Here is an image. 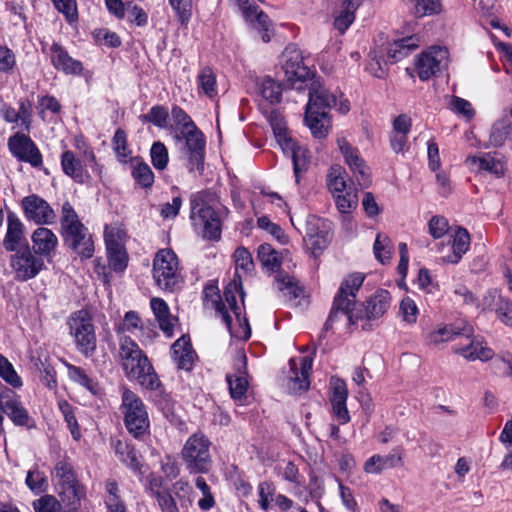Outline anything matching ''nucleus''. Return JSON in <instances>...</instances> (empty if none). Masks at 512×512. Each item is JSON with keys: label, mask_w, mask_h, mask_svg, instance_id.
<instances>
[{"label": "nucleus", "mask_w": 512, "mask_h": 512, "mask_svg": "<svg viewBox=\"0 0 512 512\" xmlns=\"http://www.w3.org/2000/svg\"><path fill=\"white\" fill-rule=\"evenodd\" d=\"M239 294L243 302L244 292L240 281L232 280L224 290V300L215 285H207L203 291V301L207 308L214 309L221 317L232 337L248 340L251 328L245 316H242V307L236 301Z\"/></svg>", "instance_id": "nucleus-1"}, {"label": "nucleus", "mask_w": 512, "mask_h": 512, "mask_svg": "<svg viewBox=\"0 0 512 512\" xmlns=\"http://www.w3.org/2000/svg\"><path fill=\"white\" fill-rule=\"evenodd\" d=\"M119 359L125 374L137 380L140 385L154 390L159 387V379L148 358L138 344L126 335L119 336Z\"/></svg>", "instance_id": "nucleus-2"}, {"label": "nucleus", "mask_w": 512, "mask_h": 512, "mask_svg": "<svg viewBox=\"0 0 512 512\" xmlns=\"http://www.w3.org/2000/svg\"><path fill=\"white\" fill-rule=\"evenodd\" d=\"M337 106V97L327 89L319 87L309 92L305 122L317 138L326 137L331 126L329 111Z\"/></svg>", "instance_id": "nucleus-3"}, {"label": "nucleus", "mask_w": 512, "mask_h": 512, "mask_svg": "<svg viewBox=\"0 0 512 512\" xmlns=\"http://www.w3.org/2000/svg\"><path fill=\"white\" fill-rule=\"evenodd\" d=\"M210 441L201 434L194 433L186 440L181 457L187 471L191 474L207 473L212 466Z\"/></svg>", "instance_id": "nucleus-4"}, {"label": "nucleus", "mask_w": 512, "mask_h": 512, "mask_svg": "<svg viewBox=\"0 0 512 512\" xmlns=\"http://www.w3.org/2000/svg\"><path fill=\"white\" fill-rule=\"evenodd\" d=\"M327 186L332 193L338 211L349 214L358 205V191L347 184L346 171L339 165L332 166L327 176Z\"/></svg>", "instance_id": "nucleus-5"}, {"label": "nucleus", "mask_w": 512, "mask_h": 512, "mask_svg": "<svg viewBox=\"0 0 512 512\" xmlns=\"http://www.w3.org/2000/svg\"><path fill=\"white\" fill-rule=\"evenodd\" d=\"M152 272L157 286L162 290L174 291L182 282L179 261L171 249H162L156 253Z\"/></svg>", "instance_id": "nucleus-6"}, {"label": "nucleus", "mask_w": 512, "mask_h": 512, "mask_svg": "<svg viewBox=\"0 0 512 512\" xmlns=\"http://www.w3.org/2000/svg\"><path fill=\"white\" fill-rule=\"evenodd\" d=\"M364 279V274L360 272L352 273L347 276L334 299L328 322L334 321V319L339 316L345 317L350 324L357 322L358 318L354 315L351 307L355 303V293L362 286Z\"/></svg>", "instance_id": "nucleus-7"}, {"label": "nucleus", "mask_w": 512, "mask_h": 512, "mask_svg": "<svg viewBox=\"0 0 512 512\" xmlns=\"http://www.w3.org/2000/svg\"><path fill=\"white\" fill-rule=\"evenodd\" d=\"M122 409L128 431L136 438L144 435L149 428V419L142 400L134 392L124 389Z\"/></svg>", "instance_id": "nucleus-8"}, {"label": "nucleus", "mask_w": 512, "mask_h": 512, "mask_svg": "<svg viewBox=\"0 0 512 512\" xmlns=\"http://www.w3.org/2000/svg\"><path fill=\"white\" fill-rule=\"evenodd\" d=\"M70 335L74 338L77 349L85 356L96 348V336L90 314L85 310L74 312L68 319Z\"/></svg>", "instance_id": "nucleus-9"}, {"label": "nucleus", "mask_w": 512, "mask_h": 512, "mask_svg": "<svg viewBox=\"0 0 512 512\" xmlns=\"http://www.w3.org/2000/svg\"><path fill=\"white\" fill-rule=\"evenodd\" d=\"M280 63L288 85L303 89L302 84L309 78L310 71L303 64L301 51L295 45H288L281 54Z\"/></svg>", "instance_id": "nucleus-10"}, {"label": "nucleus", "mask_w": 512, "mask_h": 512, "mask_svg": "<svg viewBox=\"0 0 512 512\" xmlns=\"http://www.w3.org/2000/svg\"><path fill=\"white\" fill-rule=\"evenodd\" d=\"M229 1L239 8L246 22L258 31L264 42L270 41L273 33L272 22L269 17L255 4V0Z\"/></svg>", "instance_id": "nucleus-11"}, {"label": "nucleus", "mask_w": 512, "mask_h": 512, "mask_svg": "<svg viewBox=\"0 0 512 512\" xmlns=\"http://www.w3.org/2000/svg\"><path fill=\"white\" fill-rule=\"evenodd\" d=\"M448 50L439 45L430 46L418 56V77L428 80L448 64Z\"/></svg>", "instance_id": "nucleus-12"}, {"label": "nucleus", "mask_w": 512, "mask_h": 512, "mask_svg": "<svg viewBox=\"0 0 512 512\" xmlns=\"http://www.w3.org/2000/svg\"><path fill=\"white\" fill-rule=\"evenodd\" d=\"M337 145L358 186L360 188L369 187L371 184L370 170L360 157L358 150L352 147L345 138H338Z\"/></svg>", "instance_id": "nucleus-13"}, {"label": "nucleus", "mask_w": 512, "mask_h": 512, "mask_svg": "<svg viewBox=\"0 0 512 512\" xmlns=\"http://www.w3.org/2000/svg\"><path fill=\"white\" fill-rule=\"evenodd\" d=\"M10 266L16 279L26 281L34 278L43 269L44 262L36 257L29 247H25L11 256Z\"/></svg>", "instance_id": "nucleus-14"}, {"label": "nucleus", "mask_w": 512, "mask_h": 512, "mask_svg": "<svg viewBox=\"0 0 512 512\" xmlns=\"http://www.w3.org/2000/svg\"><path fill=\"white\" fill-rule=\"evenodd\" d=\"M53 476L63 501H67L68 504H74L80 499L81 492L69 463L62 460L58 461L55 465Z\"/></svg>", "instance_id": "nucleus-15"}, {"label": "nucleus", "mask_w": 512, "mask_h": 512, "mask_svg": "<svg viewBox=\"0 0 512 512\" xmlns=\"http://www.w3.org/2000/svg\"><path fill=\"white\" fill-rule=\"evenodd\" d=\"M64 241L82 259L94 254V241L86 226H64Z\"/></svg>", "instance_id": "nucleus-16"}, {"label": "nucleus", "mask_w": 512, "mask_h": 512, "mask_svg": "<svg viewBox=\"0 0 512 512\" xmlns=\"http://www.w3.org/2000/svg\"><path fill=\"white\" fill-rule=\"evenodd\" d=\"M226 209L219 204H209L201 193L191 198V214L194 221L202 224H219L225 220Z\"/></svg>", "instance_id": "nucleus-17"}, {"label": "nucleus", "mask_w": 512, "mask_h": 512, "mask_svg": "<svg viewBox=\"0 0 512 512\" xmlns=\"http://www.w3.org/2000/svg\"><path fill=\"white\" fill-rule=\"evenodd\" d=\"M9 149L19 160L30 163L33 167L42 164V156L33 141L24 134H16L9 139Z\"/></svg>", "instance_id": "nucleus-18"}, {"label": "nucleus", "mask_w": 512, "mask_h": 512, "mask_svg": "<svg viewBox=\"0 0 512 512\" xmlns=\"http://www.w3.org/2000/svg\"><path fill=\"white\" fill-rule=\"evenodd\" d=\"M22 207L27 219L36 224H52L55 218L50 205L37 195L25 197L22 200Z\"/></svg>", "instance_id": "nucleus-19"}, {"label": "nucleus", "mask_w": 512, "mask_h": 512, "mask_svg": "<svg viewBox=\"0 0 512 512\" xmlns=\"http://www.w3.org/2000/svg\"><path fill=\"white\" fill-rule=\"evenodd\" d=\"M311 356L292 358L289 362L291 375L289 376L290 389L294 392L306 391L310 386L309 375L312 370Z\"/></svg>", "instance_id": "nucleus-20"}, {"label": "nucleus", "mask_w": 512, "mask_h": 512, "mask_svg": "<svg viewBox=\"0 0 512 512\" xmlns=\"http://www.w3.org/2000/svg\"><path fill=\"white\" fill-rule=\"evenodd\" d=\"M234 370L233 375L227 376V382L229 384L230 394L234 399H241L248 387L247 380V357L243 351H237L234 359Z\"/></svg>", "instance_id": "nucleus-21"}, {"label": "nucleus", "mask_w": 512, "mask_h": 512, "mask_svg": "<svg viewBox=\"0 0 512 512\" xmlns=\"http://www.w3.org/2000/svg\"><path fill=\"white\" fill-rule=\"evenodd\" d=\"M0 407L9 419L17 426H29L31 420L28 411L19 397L12 391L0 394Z\"/></svg>", "instance_id": "nucleus-22"}, {"label": "nucleus", "mask_w": 512, "mask_h": 512, "mask_svg": "<svg viewBox=\"0 0 512 512\" xmlns=\"http://www.w3.org/2000/svg\"><path fill=\"white\" fill-rule=\"evenodd\" d=\"M466 165L473 172L487 171L497 177L504 175L506 170L505 162L491 153L468 156Z\"/></svg>", "instance_id": "nucleus-23"}, {"label": "nucleus", "mask_w": 512, "mask_h": 512, "mask_svg": "<svg viewBox=\"0 0 512 512\" xmlns=\"http://www.w3.org/2000/svg\"><path fill=\"white\" fill-rule=\"evenodd\" d=\"M279 147L285 155L291 158L294 172L297 175L305 168L307 163V150L298 145L290 132L276 139Z\"/></svg>", "instance_id": "nucleus-24"}, {"label": "nucleus", "mask_w": 512, "mask_h": 512, "mask_svg": "<svg viewBox=\"0 0 512 512\" xmlns=\"http://www.w3.org/2000/svg\"><path fill=\"white\" fill-rule=\"evenodd\" d=\"M52 65L67 75H79L83 71L80 61L73 59L68 52L58 43H53L50 48Z\"/></svg>", "instance_id": "nucleus-25"}, {"label": "nucleus", "mask_w": 512, "mask_h": 512, "mask_svg": "<svg viewBox=\"0 0 512 512\" xmlns=\"http://www.w3.org/2000/svg\"><path fill=\"white\" fill-rule=\"evenodd\" d=\"M305 248L314 256L320 254L330 241L326 226H306L303 237Z\"/></svg>", "instance_id": "nucleus-26"}, {"label": "nucleus", "mask_w": 512, "mask_h": 512, "mask_svg": "<svg viewBox=\"0 0 512 512\" xmlns=\"http://www.w3.org/2000/svg\"><path fill=\"white\" fill-rule=\"evenodd\" d=\"M415 51L416 38L414 36H407L395 40L393 43L389 44L386 49L387 61H389V63H397L411 55L413 56V59H415Z\"/></svg>", "instance_id": "nucleus-27"}, {"label": "nucleus", "mask_w": 512, "mask_h": 512, "mask_svg": "<svg viewBox=\"0 0 512 512\" xmlns=\"http://www.w3.org/2000/svg\"><path fill=\"white\" fill-rule=\"evenodd\" d=\"M512 140V109L505 111L493 124L490 132V144L499 147Z\"/></svg>", "instance_id": "nucleus-28"}, {"label": "nucleus", "mask_w": 512, "mask_h": 512, "mask_svg": "<svg viewBox=\"0 0 512 512\" xmlns=\"http://www.w3.org/2000/svg\"><path fill=\"white\" fill-rule=\"evenodd\" d=\"M485 309L494 310L501 322L512 326V303L496 292H489L484 297L483 310Z\"/></svg>", "instance_id": "nucleus-29"}, {"label": "nucleus", "mask_w": 512, "mask_h": 512, "mask_svg": "<svg viewBox=\"0 0 512 512\" xmlns=\"http://www.w3.org/2000/svg\"><path fill=\"white\" fill-rule=\"evenodd\" d=\"M402 457L399 453L393 452L388 455L375 454L368 458L363 465V470L367 474H380L383 471L400 466Z\"/></svg>", "instance_id": "nucleus-30"}, {"label": "nucleus", "mask_w": 512, "mask_h": 512, "mask_svg": "<svg viewBox=\"0 0 512 512\" xmlns=\"http://www.w3.org/2000/svg\"><path fill=\"white\" fill-rule=\"evenodd\" d=\"M174 362L180 369L190 370L192 368L195 352L193 351L190 338L181 336L171 347Z\"/></svg>", "instance_id": "nucleus-31"}, {"label": "nucleus", "mask_w": 512, "mask_h": 512, "mask_svg": "<svg viewBox=\"0 0 512 512\" xmlns=\"http://www.w3.org/2000/svg\"><path fill=\"white\" fill-rule=\"evenodd\" d=\"M450 237L453 238L452 249L453 252L447 255L444 260L451 264H456L460 261L462 256L467 252L470 246V235L466 229L461 226H454Z\"/></svg>", "instance_id": "nucleus-32"}, {"label": "nucleus", "mask_w": 512, "mask_h": 512, "mask_svg": "<svg viewBox=\"0 0 512 512\" xmlns=\"http://www.w3.org/2000/svg\"><path fill=\"white\" fill-rule=\"evenodd\" d=\"M182 136L185 138L186 148L190 152V161L195 162L197 168L203 164L205 140L203 134L195 126L185 131Z\"/></svg>", "instance_id": "nucleus-33"}, {"label": "nucleus", "mask_w": 512, "mask_h": 512, "mask_svg": "<svg viewBox=\"0 0 512 512\" xmlns=\"http://www.w3.org/2000/svg\"><path fill=\"white\" fill-rule=\"evenodd\" d=\"M150 306L159 323L160 329L167 337H172L177 319L170 314L166 302L160 298H152Z\"/></svg>", "instance_id": "nucleus-34"}, {"label": "nucleus", "mask_w": 512, "mask_h": 512, "mask_svg": "<svg viewBox=\"0 0 512 512\" xmlns=\"http://www.w3.org/2000/svg\"><path fill=\"white\" fill-rule=\"evenodd\" d=\"M149 491L158 501L162 512H178V507L173 497L162 487V481L159 478L151 476L149 478Z\"/></svg>", "instance_id": "nucleus-35"}, {"label": "nucleus", "mask_w": 512, "mask_h": 512, "mask_svg": "<svg viewBox=\"0 0 512 512\" xmlns=\"http://www.w3.org/2000/svg\"><path fill=\"white\" fill-rule=\"evenodd\" d=\"M33 248L40 255H49L57 245V237L45 228L39 227L32 235Z\"/></svg>", "instance_id": "nucleus-36"}, {"label": "nucleus", "mask_w": 512, "mask_h": 512, "mask_svg": "<svg viewBox=\"0 0 512 512\" xmlns=\"http://www.w3.org/2000/svg\"><path fill=\"white\" fill-rule=\"evenodd\" d=\"M456 353L460 354L467 360L487 361L493 358L494 352L484 342L472 340L467 346L457 348Z\"/></svg>", "instance_id": "nucleus-37"}, {"label": "nucleus", "mask_w": 512, "mask_h": 512, "mask_svg": "<svg viewBox=\"0 0 512 512\" xmlns=\"http://www.w3.org/2000/svg\"><path fill=\"white\" fill-rule=\"evenodd\" d=\"M450 301L459 306L468 309L479 308V300L477 296L465 285L455 284L449 293Z\"/></svg>", "instance_id": "nucleus-38"}, {"label": "nucleus", "mask_w": 512, "mask_h": 512, "mask_svg": "<svg viewBox=\"0 0 512 512\" xmlns=\"http://www.w3.org/2000/svg\"><path fill=\"white\" fill-rule=\"evenodd\" d=\"M235 263V275L233 280L242 283V277L250 275L254 270V262L251 253L244 247H238L233 255Z\"/></svg>", "instance_id": "nucleus-39"}, {"label": "nucleus", "mask_w": 512, "mask_h": 512, "mask_svg": "<svg viewBox=\"0 0 512 512\" xmlns=\"http://www.w3.org/2000/svg\"><path fill=\"white\" fill-rule=\"evenodd\" d=\"M391 296L386 290H380L370 298L366 306V315L368 318L381 317L390 307Z\"/></svg>", "instance_id": "nucleus-40"}, {"label": "nucleus", "mask_w": 512, "mask_h": 512, "mask_svg": "<svg viewBox=\"0 0 512 512\" xmlns=\"http://www.w3.org/2000/svg\"><path fill=\"white\" fill-rule=\"evenodd\" d=\"M360 0H345L342 3L341 10L335 17L334 26L335 28L344 33L354 21V13L359 7Z\"/></svg>", "instance_id": "nucleus-41"}, {"label": "nucleus", "mask_w": 512, "mask_h": 512, "mask_svg": "<svg viewBox=\"0 0 512 512\" xmlns=\"http://www.w3.org/2000/svg\"><path fill=\"white\" fill-rule=\"evenodd\" d=\"M3 246L7 251H13L15 253L25 249V247H29L22 226H7Z\"/></svg>", "instance_id": "nucleus-42"}, {"label": "nucleus", "mask_w": 512, "mask_h": 512, "mask_svg": "<svg viewBox=\"0 0 512 512\" xmlns=\"http://www.w3.org/2000/svg\"><path fill=\"white\" fill-rule=\"evenodd\" d=\"M61 166L67 176L80 183L84 181L85 174L81 161L75 157L72 151H65L62 154Z\"/></svg>", "instance_id": "nucleus-43"}, {"label": "nucleus", "mask_w": 512, "mask_h": 512, "mask_svg": "<svg viewBox=\"0 0 512 512\" xmlns=\"http://www.w3.org/2000/svg\"><path fill=\"white\" fill-rule=\"evenodd\" d=\"M473 333V328L470 324L464 323L462 326L455 325H446L442 328H439L436 332H434L431 337L434 342L439 341H450L453 340L455 336L466 335L470 336Z\"/></svg>", "instance_id": "nucleus-44"}, {"label": "nucleus", "mask_w": 512, "mask_h": 512, "mask_svg": "<svg viewBox=\"0 0 512 512\" xmlns=\"http://www.w3.org/2000/svg\"><path fill=\"white\" fill-rule=\"evenodd\" d=\"M418 286L427 295V302L438 300V297L440 295V286L438 282L435 281L434 277L431 275L429 270L420 269L418 271Z\"/></svg>", "instance_id": "nucleus-45"}, {"label": "nucleus", "mask_w": 512, "mask_h": 512, "mask_svg": "<svg viewBox=\"0 0 512 512\" xmlns=\"http://www.w3.org/2000/svg\"><path fill=\"white\" fill-rule=\"evenodd\" d=\"M67 370L68 376L73 382L83 386L94 395L98 393L99 387L97 382L90 378L82 368L67 364Z\"/></svg>", "instance_id": "nucleus-46"}, {"label": "nucleus", "mask_w": 512, "mask_h": 512, "mask_svg": "<svg viewBox=\"0 0 512 512\" xmlns=\"http://www.w3.org/2000/svg\"><path fill=\"white\" fill-rule=\"evenodd\" d=\"M144 321L140 318L137 312L128 311L123 320L116 326V332L120 335L123 333H130L135 336L138 335L140 329H143Z\"/></svg>", "instance_id": "nucleus-47"}, {"label": "nucleus", "mask_w": 512, "mask_h": 512, "mask_svg": "<svg viewBox=\"0 0 512 512\" xmlns=\"http://www.w3.org/2000/svg\"><path fill=\"white\" fill-rule=\"evenodd\" d=\"M104 239L107 251L123 249L126 233L120 226H105Z\"/></svg>", "instance_id": "nucleus-48"}, {"label": "nucleus", "mask_w": 512, "mask_h": 512, "mask_svg": "<svg viewBox=\"0 0 512 512\" xmlns=\"http://www.w3.org/2000/svg\"><path fill=\"white\" fill-rule=\"evenodd\" d=\"M448 105L453 113L466 121L472 120L475 116V109L473 105L466 99L458 96H451L449 98Z\"/></svg>", "instance_id": "nucleus-49"}, {"label": "nucleus", "mask_w": 512, "mask_h": 512, "mask_svg": "<svg viewBox=\"0 0 512 512\" xmlns=\"http://www.w3.org/2000/svg\"><path fill=\"white\" fill-rule=\"evenodd\" d=\"M114 448L116 454L119 455L120 460L122 462L126 463L129 467H131L134 470L139 469V457L133 448H131L129 445L123 443L120 440L116 441Z\"/></svg>", "instance_id": "nucleus-50"}, {"label": "nucleus", "mask_w": 512, "mask_h": 512, "mask_svg": "<svg viewBox=\"0 0 512 512\" xmlns=\"http://www.w3.org/2000/svg\"><path fill=\"white\" fill-rule=\"evenodd\" d=\"M258 259L261 264L270 271H275L280 266L278 253L269 244H262L258 248Z\"/></svg>", "instance_id": "nucleus-51"}, {"label": "nucleus", "mask_w": 512, "mask_h": 512, "mask_svg": "<svg viewBox=\"0 0 512 512\" xmlns=\"http://www.w3.org/2000/svg\"><path fill=\"white\" fill-rule=\"evenodd\" d=\"M261 96L271 104L278 103L281 99V87L273 79L267 77L259 85Z\"/></svg>", "instance_id": "nucleus-52"}, {"label": "nucleus", "mask_w": 512, "mask_h": 512, "mask_svg": "<svg viewBox=\"0 0 512 512\" xmlns=\"http://www.w3.org/2000/svg\"><path fill=\"white\" fill-rule=\"evenodd\" d=\"M276 287L283 294V296L292 300L300 296L302 290L289 276H276Z\"/></svg>", "instance_id": "nucleus-53"}, {"label": "nucleus", "mask_w": 512, "mask_h": 512, "mask_svg": "<svg viewBox=\"0 0 512 512\" xmlns=\"http://www.w3.org/2000/svg\"><path fill=\"white\" fill-rule=\"evenodd\" d=\"M198 85L202 92L213 97L217 94L216 76L211 68H203L198 75Z\"/></svg>", "instance_id": "nucleus-54"}, {"label": "nucleus", "mask_w": 512, "mask_h": 512, "mask_svg": "<svg viewBox=\"0 0 512 512\" xmlns=\"http://www.w3.org/2000/svg\"><path fill=\"white\" fill-rule=\"evenodd\" d=\"M393 251L391 240L384 235H378L374 243V254L376 259L382 264L390 261Z\"/></svg>", "instance_id": "nucleus-55"}, {"label": "nucleus", "mask_w": 512, "mask_h": 512, "mask_svg": "<svg viewBox=\"0 0 512 512\" xmlns=\"http://www.w3.org/2000/svg\"><path fill=\"white\" fill-rule=\"evenodd\" d=\"M134 180L142 187L149 188L154 183V173L147 163L138 161L132 170Z\"/></svg>", "instance_id": "nucleus-56"}, {"label": "nucleus", "mask_w": 512, "mask_h": 512, "mask_svg": "<svg viewBox=\"0 0 512 512\" xmlns=\"http://www.w3.org/2000/svg\"><path fill=\"white\" fill-rule=\"evenodd\" d=\"M195 487L200 491L202 497L198 500V506L203 511H208L215 505V499L211 492L210 486L203 477H197Z\"/></svg>", "instance_id": "nucleus-57"}, {"label": "nucleus", "mask_w": 512, "mask_h": 512, "mask_svg": "<svg viewBox=\"0 0 512 512\" xmlns=\"http://www.w3.org/2000/svg\"><path fill=\"white\" fill-rule=\"evenodd\" d=\"M58 407L64 416L67 426L75 440H79L81 433L72 406L65 400L58 402Z\"/></svg>", "instance_id": "nucleus-58"}, {"label": "nucleus", "mask_w": 512, "mask_h": 512, "mask_svg": "<svg viewBox=\"0 0 512 512\" xmlns=\"http://www.w3.org/2000/svg\"><path fill=\"white\" fill-rule=\"evenodd\" d=\"M25 482L29 489L35 494L43 493L48 487L46 476L37 468L28 471Z\"/></svg>", "instance_id": "nucleus-59"}, {"label": "nucleus", "mask_w": 512, "mask_h": 512, "mask_svg": "<svg viewBox=\"0 0 512 512\" xmlns=\"http://www.w3.org/2000/svg\"><path fill=\"white\" fill-rule=\"evenodd\" d=\"M258 491V504L260 508L267 511L271 507V503L275 498V486L270 482H261L257 487Z\"/></svg>", "instance_id": "nucleus-60"}, {"label": "nucleus", "mask_w": 512, "mask_h": 512, "mask_svg": "<svg viewBox=\"0 0 512 512\" xmlns=\"http://www.w3.org/2000/svg\"><path fill=\"white\" fill-rule=\"evenodd\" d=\"M151 161L153 166L158 170L166 168L169 160L168 151L161 142H155L150 150Z\"/></svg>", "instance_id": "nucleus-61"}, {"label": "nucleus", "mask_w": 512, "mask_h": 512, "mask_svg": "<svg viewBox=\"0 0 512 512\" xmlns=\"http://www.w3.org/2000/svg\"><path fill=\"white\" fill-rule=\"evenodd\" d=\"M0 377L12 385L13 387H20L22 385L21 378L14 370L12 364L0 354Z\"/></svg>", "instance_id": "nucleus-62"}, {"label": "nucleus", "mask_w": 512, "mask_h": 512, "mask_svg": "<svg viewBox=\"0 0 512 512\" xmlns=\"http://www.w3.org/2000/svg\"><path fill=\"white\" fill-rule=\"evenodd\" d=\"M389 61L384 59L381 55L376 51H371L369 53V62L367 65V70L375 77L382 78L386 74V65Z\"/></svg>", "instance_id": "nucleus-63"}, {"label": "nucleus", "mask_w": 512, "mask_h": 512, "mask_svg": "<svg viewBox=\"0 0 512 512\" xmlns=\"http://www.w3.org/2000/svg\"><path fill=\"white\" fill-rule=\"evenodd\" d=\"M331 386V404H345L348 397L346 383L339 378H332Z\"/></svg>", "instance_id": "nucleus-64"}]
</instances>
